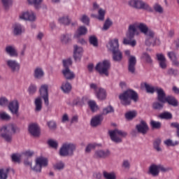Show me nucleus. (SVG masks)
Returning a JSON list of instances; mask_svg holds the SVG:
<instances>
[{"mask_svg":"<svg viewBox=\"0 0 179 179\" xmlns=\"http://www.w3.org/2000/svg\"><path fill=\"white\" fill-rule=\"evenodd\" d=\"M142 33L145 36V38H153L155 34L153 30L149 29V27L145 23L134 22L129 25L127 36L129 38H134L135 36H139Z\"/></svg>","mask_w":179,"mask_h":179,"instance_id":"f257e3e1","label":"nucleus"},{"mask_svg":"<svg viewBox=\"0 0 179 179\" xmlns=\"http://www.w3.org/2000/svg\"><path fill=\"white\" fill-rule=\"evenodd\" d=\"M17 132H19V127L15 124H9L0 129V136L6 143H12L13 142V134Z\"/></svg>","mask_w":179,"mask_h":179,"instance_id":"f03ea898","label":"nucleus"},{"mask_svg":"<svg viewBox=\"0 0 179 179\" xmlns=\"http://www.w3.org/2000/svg\"><path fill=\"white\" fill-rule=\"evenodd\" d=\"M121 104L130 106L132 100L138 101V93L132 90H127L119 95Z\"/></svg>","mask_w":179,"mask_h":179,"instance_id":"7ed1b4c3","label":"nucleus"},{"mask_svg":"<svg viewBox=\"0 0 179 179\" xmlns=\"http://www.w3.org/2000/svg\"><path fill=\"white\" fill-rule=\"evenodd\" d=\"M128 5L133 9L138 10H146L147 12H153V8L143 0H129Z\"/></svg>","mask_w":179,"mask_h":179,"instance_id":"20e7f679","label":"nucleus"},{"mask_svg":"<svg viewBox=\"0 0 179 179\" xmlns=\"http://www.w3.org/2000/svg\"><path fill=\"white\" fill-rule=\"evenodd\" d=\"M75 150H76V144L73 143H65L59 150V155L63 157H72L73 156Z\"/></svg>","mask_w":179,"mask_h":179,"instance_id":"39448f33","label":"nucleus"},{"mask_svg":"<svg viewBox=\"0 0 179 179\" xmlns=\"http://www.w3.org/2000/svg\"><path fill=\"white\" fill-rule=\"evenodd\" d=\"M108 134L112 142L115 143H121L122 138H125L128 135L127 132L118 129L110 130L108 131Z\"/></svg>","mask_w":179,"mask_h":179,"instance_id":"423d86ee","label":"nucleus"},{"mask_svg":"<svg viewBox=\"0 0 179 179\" xmlns=\"http://www.w3.org/2000/svg\"><path fill=\"white\" fill-rule=\"evenodd\" d=\"M110 68H111V63L109 60H103L98 63L95 67L96 71L99 72L101 75H105V76H108L110 71Z\"/></svg>","mask_w":179,"mask_h":179,"instance_id":"0eeeda50","label":"nucleus"},{"mask_svg":"<svg viewBox=\"0 0 179 179\" xmlns=\"http://www.w3.org/2000/svg\"><path fill=\"white\" fill-rule=\"evenodd\" d=\"M19 19L26 22H36V15L32 10L24 11L19 15Z\"/></svg>","mask_w":179,"mask_h":179,"instance_id":"6e6552de","label":"nucleus"},{"mask_svg":"<svg viewBox=\"0 0 179 179\" xmlns=\"http://www.w3.org/2000/svg\"><path fill=\"white\" fill-rule=\"evenodd\" d=\"M6 64L13 73H19L20 71V64L17 61L8 59L6 61Z\"/></svg>","mask_w":179,"mask_h":179,"instance_id":"1a4fd4ad","label":"nucleus"},{"mask_svg":"<svg viewBox=\"0 0 179 179\" xmlns=\"http://www.w3.org/2000/svg\"><path fill=\"white\" fill-rule=\"evenodd\" d=\"M40 96L44 100L45 105L48 107L50 101L48 100V85H43L39 90Z\"/></svg>","mask_w":179,"mask_h":179,"instance_id":"9d476101","label":"nucleus"},{"mask_svg":"<svg viewBox=\"0 0 179 179\" xmlns=\"http://www.w3.org/2000/svg\"><path fill=\"white\" fill-rule=\"evenodd\" d=\"M11 30L13 36H22L25 31L24 27L18 22H15L12 25Z\"/></svg>","mask_w":179,"mask_h":179,"instance_id":"9b49d317","label":"nucleus"},{"mask_svg":"<svg viewBox=\"0 0 179 179\" xmlns=\"http://www.w3.org/2000/svg\"><path fill=\"white\" fill-rule=\"evenodd\" d=\"M8 110L13 114V115H16L19 117V101L17 100L11 101L8 103Z\"/></svg>","mask_w":179,"mask_h":179,"instance_id":"f8f14e48","label":"nucleus"},{"mask_svg":"<svg viewBox=\"0 0 179 179\" xmlns=\"http://www.w3.org/2000/svg\"><path fill=\"white\" fill-rule=\"evenodd\" d=\"M111 155V152L109 150H96L94 153V159H106Z\"/></svg>","mask_w":179,"mask_h":179,"instance_id":"ddd939ff","label":"nucleus"},{"mask_svg":"<svg viewBox=\"0 0 179 179\" xmlns=\"http://www.w3.org/2000/svg\"><path fill=\"white\" fill-rule=\"evenodd\" d=\"M136 71V57L129 56L128 58V71L130 73H135Z\"/></svg>","mask_w":179,"mask_h":179,"instance_id":"4468645a","label":"nucleus"},{"mask_svg":"<svg viewBox=\"0 0 179 179\" xmlns=\"http://www.w3.org/2000/svg\"><path fill=\"white\" fill-rule=\"evenodd\" d=\"M106 47L109 51H111V52L120 50V43H118V38H114L113 40H110L107 44Z\"/></svg>","mask_w":179,"mask_h":179,"instance_id":"2eb2a0df","label":"nucleus"},{"mask_svg":"<svg viewBox=\"0 0 179 179\" xmlns=\"http://www.w3.org/2000/svg\"><path fill=\"white\" fill-rule=\"evenodd\" d=\"M136 129H137L139 134L146 135V134H148V131H149V127H148V124H146L145 121L141 120L140 124L136 126Z\"/></svg>","mask_w":179,"mask_h":179,"instance_id":"dca6fc26","label":"nucleus"},{"mask_svg":"<svg viewBox=\"0 0 179 179\" xmlns=\"http://www.w3.org/2000/svg\"><path fill=\"white\" fill-rule=\"evenodd\" d=\"M62 73L66 80H73V79L76 78L75 73L71 71L69 68L63 69Z\"/></svg>","mask_w":179,"mask_h":179,"instance_id":"f3484780","label":"nucleus"},{"mask_svg":"<svg viewBox=\"0 0 179 179\" xmlns=\"http://www.w3.org/2000/svg\"><path fill=\"white\" fill-rule=\"evenodd\" d=\"M82 54H83V48L82 47L78 46V45H74L73 58L75 61H80V58H82Z\"/></svg>","mask_w":179,"mask_h":179,"instance_id":"a211bd4d","label":"nucleus"},{"mask_svg":"<svg viewBox=\"0 0 179 179\" xmlns=\"http://www.w3.org/2000/svg\"><path fill=\"white\" fill-rule=\"evenodd\" d=\"M156 93L158 101H160V103H164L166 99H167V96L166 95L164 90L160 87H158Z\"/></svg>","mask_w":179,"mask_h":179,"instance_id":"6ab92c4d","label":"nucleus"},{"mask_svg":"<svg viewBox=\"0 0 179 179\" xmlns=\"http://www.w3.org/2000/svg\"><path fill=\"white\" fill-rule=\"evenodd\" d=\"M29 132L32 136H40V128L36 124H31L29 127Z\"/></svg>","mask_w":179,"mask_h":179,"instance_id":"aec40b11","label":"nucleus"},{"mask_svg":"<svg viewBox=\"0 0 179 179\" xmlns=\"http://www.w3.org/2000/svg\"><path fill=\"white\" fill-rule=\"evenodd\" d=\"M10 171H12L13 174H15V170L12 168L0 169V179H8Z\"/></svg>","mask_w":179,"mask_h":179,"instance_id":"412c9836","label":"nucleus"},{"mask_svg":"<svg viewBox=\"0 0 179 179\" xmlns=\"http://www.w3.org/2000/svg\"><path fill=\"white\" fill-rule=\"evenodd\" d=\"M145 43L148 47H150V45H152V47H155L156 45H160V39L156 38L155 37H153V38H145Z\"/></svg>","mask_w":179,"mask_h":179,"instance_id":"4be33fe9","label":"nucleus"},{"mask_svg":"<svg viewBox=\"0 0 179 179\" xmlns=\"http://www.w3.org/2000/svg\"><path fill=\"white\" fill-rule=\"evenodd\" d=\"M59 41L62 44L66 45L72 41V35L71 34H63L60 36Z\"/></svg>","mask_w":179,"mask_h":179,"instance_id":"5701e85b","label":"nucleus"},{"mask_svg":"<svg viewBox=\"0 0 179 179\" xmlns=\"http://www.w3.org/2000/svg\"><path fill=\"white\" fill-rule=\"evenodd\" d=\"M34 104L35 106V113H40L43 110V99L41 96L35 99Z\"/></svg>","mask_w":179,"mask_h":179,"instance_id":"b1692460","label":"nucleus"},{"mask_svg":"<svg viewBox=\"0 0 179 179\" xmlns=\"http://www.w3.org/2000/svg\"><path fill=\"white\" fill-rule=\"evenodd\" d=\"M5 51L6 54L10 55V57H17V50H16V48L13 45H7L5 48Z\"/></svg>","mask_w":179,"mask_h":179,"instance_id":"393cba45","label":"nucleus"},{"mask_svg":"<svg viewBox=\"0 0 179 179\" xmlns=\"http://www.w3.org/2000/svg\"><path fill=\"white\" fill-rule=\"evenodd\" d=\"M164 103H168L169 106H172L173 107H178V101H177L176 97L173 96H167Z\"/></svg>","mask_w":179,"mask_h":179,"instance_id":"a878e982","label":"nucleus"},{"mask_svg":"<svg viewBox=\"0 0 179 179\" xmlns=\"http://www.w3.org/2000/svg\"><path fill=\"white\" fill-rule=\"evenodd\" d=\"M35 163L39 164L43 167H47L48 166V159L44 157H38L36 159Z\"/></svg>","mask_w":179,"mask_h":179,"instance_id":"bb28decb","label":"nucleus"},{"mask_svg":"<svg viewBox=\"0 0 179 179\" xmlns=\"http://www.w3.org/2000/svg\"><path fill=\"white\" fill-rule=\"evenodd\" d=\"M113 54V59L115 62H121L122 60V52H121V50H117L112 52Z\"/></svg>","mask_w":179,"mask_h":179,"instance_id":"cd10ccee","label":"nucleus"},{"mask_svg":"<svg viewBox=\"0 0 179 179\" xmlns=\"http://www.w3.org/2000/svg\"><path fill=\"white\" fill-rule=\"evenodd\" d=\"M97 99L99 100H106V97H107V94L106 92V90L103 88H99V90L95 93Z\"/></svg>","mask_w":179,"mask_h":179,"instance_id":"c85d7f7f","label":"nucleus"},{"mask_svg":"<svg viewBox=\"0 0 179 179\" xmlns=\"http://www.w3.org/2000/svg\"><path fill=\"white\" fill-rule=\"evenodd\" d=\"M101 121H103V116L96 115L91 120V125L92 127H97L101 124Z\"/></svg>","mask_w":179,"mask_h":179,"instance_id":"c756f323","label":"nucleus"},{"mask_svg":"<svg viewBox=\"0 0 179 179\" xmlns=\"http://www.w3.org/2000/svg\"><path fill=\"white\" fill-rule=\"evenodd\" d=\"M149 174H151L154 177H157L159 176V166L156 164H152L149 168Z\"/></svg>","mask_w":179,"mask_h":179,"instance_id":"7c9ffc66","label":"nucleus"},{"mask_svg":"<svg viewBox=\"0 0 179 179\" xmlns=\"http://www.w3.org/2000/svg\"><path fill=\"white\" fill-rule=\"evenodd\" d=\"M88 99L87 96H83V98H77L73 101L74 106H79L80 107H82V106H84L85 103H87Z\"/></svg>","mask_w":179,"mask_h":179,"instance_id":"2f4dec72","label":"nucleus"},{"mask_svg":"<svg viewBox=\"0 0 179 179\" xmlns=\"http://www.w3.org/2000/svg\"><path fill=\"white\" fill-rule=\"evenodd\" d=\"M34 76L35 79H41V78L44 76V71H43V69L40 67L36 68L34 71Z\"/></svg>","mask_w":179,"mask_h":179,"instance_id":"473e14b6","label":"nucleus"},{"mask_svg":"<svg viewBox=\"0 0 179 179\" xmlns=\"http://www.w3.org/2000/svg\"><path fill=\"white\" fill-rule=\"evenodd\" d=\"M43 0H27L29 5H32L35 9H40Z\"/></svg>","mask_w":179,"mask_h":179,"instance_id":"72a5a7b5","label":"nucleus"},{"mask_svg":"<svg viewBox=\"0 0 179 179\" xmlns=\"http://www.w3.org/2000/svg\"><path fill=\"white\" fill-rule=\"evenodd\" d=\"M61 89L64 93H69L72 90V85L69 82L62 83Z\"/></svg>","mask_w":179,"mask_h":179,"instance_id":"f704fd0d","label":"nucleus"},{"mask_svg":"<svg viewBox=\"0 0 179 179\" xmlns=\"http://www.w3.org/2000/svg\"><path fill=\"white\" fill-rule=\"evenodd\" d=\"M162 145V138H158L153 141V148L157 152H162L160 145Z\"/></svg>","mask_w":179,"mask_h":179,"instance_id":"c9c22d12","label":"nucleus"},{"mask_svg":"<svg viewBox=\"0 0 179 179\" xmlns=\"http://www.w3.org/2000/svg\"><path fill=\"white\" fill-rule=\"evenodd\" d=\"M59 23H60V24H64V26H69V24H71V19H69V17L67 15L60 17L59 18Z\"/></svg>","mask_w":179,"mask_h":179,"instance_id":"e433bc0d","label":"nucleus"},{"mask_svg":"<svg viewBox=\"0 0 179 179\" xmlns=\"http://www.w3.org/2000/svg\"><path fill=\"white\" fill-rule=\"evenodd\" d=\"M159 117L161 120H173V114L169 111H165L159 115Z\"/></svg>","mask_w":179,"mask_h":179,"instance_id":"4c0bfd02","label":"nucleus"},{"mask_svg":"<svg viewBox=\"0 0 179 179\" xmlns=\"http://www.w3.org/2000/svg\"><path fill=\"white\" fill-rule=\"evenodd\" d=\"M145 87L147 93H150V94H153V93H155V92H157V89L159 88V87L157 86L153 87L146 83L145 84Z\"/></svg>","mask_w":179,"mask_h":179,"instance_id":"58836bf2","label":"nucleus"},{"mask_svg":"<svg viewBox=\"0 0 179 179\" xmlns=\"http://www.w3.org/2000/svg\"><path fill=\"white\" fill-rule=\"evenodd\" d=\"M87 104L92 113H94L99 110V106H97V103H96V101L90 100L87 101Z\"/></svg>","mask_w":179,"mask_h":179,"instance_id":"ea45409f","label":"nucleus"},{"mask_svg":"<svg viewBox=\"0 0 179 179\" xmlns=\"http://www.w3.org/2000/svg\"><path fill=\"white\" fill-rule=\"evenodd\" d=\"M103 176L105 179H117V174L115 172H107L104 171Z\"/></svg>","mask_w":179,"mask_h":179,"instance_id":"a19ab883","label":"nucleus"},{"mask_svg":"<svg viewBox=\"0 0 179 179\" xmlns=\"http://www.w3.org/2000/svg\"><path fill=\"white\" fill-rule=\"evenodd\" d=\"M78 34L74 35V37H79L80 36H85L87 33V28L84 26H81L78 29Z\"/></svg>","mask_w":179,"mask_h":179,"instance_id":"79ce46f5","label":"nucleus"},{"mask_svg":"<svg viewBox=\"0 0 179 179\" xmlns=\"http://www.w3.org/2000/svg\"><path fill=\"white\" fill-rule=\"evenodd\" d=\"M152 10H155V12H156L157 13H159V15H162V13H164V8H163V7L157 3L153 5Z\"/></svg>","mask_w":179,"mask_h":179,"instance_id":"37998d69","label":"nucleus"},{"mask_svg":"<svg viewBox=\"0 0 179 179\" xmlns=\"http://www.w3.org/2000/svg\"><path fill=\"white\" fill-rule=\"evenodd\" d=\"M105 16H106V10L103 8H99L98 10V15L96 17V19H98V20H100L101 22H103V20H104L105 19Z\"/></svg>","mask_w":179,"mask_h":179,"instance_id":"c03bdc74","label":"nucleus"},{"mask_svg":"<svg viewBox=\"0 0 179 179\" xmlns=\"http://www.w3.org/2000/svg\"><path fill=\"white\" fill-rule=\"evenodd\" d=\"M164 103H162L160 101L154 102L152 104V108H154V110H158L160 111V110H163Z\"/></svg>","mask_w":179,"mask_h":179,"instance_id":"a18cd8bd","label":"nucleus"},{"mask_svg":"<svg viewBox=\"0 0 179 179\" xmlns=\"http://www.w3.org/2000/svg\"><path fill=\"white\" fill-rule=\"evenodd\" d=\"M11 117L6 112H0V120L1 121H10Z\"/></svg>","mask_w":179,"mask_h":179,"instance_id":"49530a36","label":"nucleus"},{"mask_svg":"<svg viewBox=\"0 0 179 179\" xmlns=\"http://www.w3.org/2000/svg\"><path fill=\"white\" fill-rule=\"evenodd\" d=\"M90 44L93 45V47H98L99 41L97 40V37L96 36H91L89 37Z\"/></svg>","mask_w":179,"mask_h":179,"instance_id":"de8ad7c7","label":"nucleus"},{"mask_svg":"<svg viewBox=\"0 0 179 179\" xmlns=\"http://www.w3.org/2000/svg\"><path fill=\"white\" fill-rule=\"evenodd\" d=\"M137 113L135 110L129 111L125 114L127 120H134L136 117Z\"/></svg>","mask_w":179,"mask_h":179,"instance_id":"09e8293b","label":"nucleus"},{"mask_svg":"<svg viewBox=\"0 0 179 179\" xmlns=\"http://www.w3.org/2000/svg\"><path fill=\"white\" fill-rule=\"evenodd\" d=\"M150 125H151L152 129H160V128H162V122H160L151 120Z\"/></svg>","mask_w":179,"mask_h":179,"instance_id":"8fccbe9b","label":"nucleus"},{"mask_svg":"<svg viewBox=\"0 0 179 179\" xmlns=\"http://www.w3.org/2000/svg\"><path fill=\"white\" fill-rule=\"evenodd\" d=\"M141 58L143 59H145L147 64H152L153 62L152 57H150V55H149V54H148L147 52H143L141 56Z\"/></svg>","mask_w":179,"mask_h":179,"instance_id":"3c124183","label":"nucleus"},{"mask_svg":"<svg viewBox=\"0 0 179 179\" xmlns=\"http://www.w3.org/2000/svg\"><path fill=\"white\" fill-rule=\"evenodd\" d=\"M111 113H114V108L111 106H108L103 110V115H107V114H111Z\"/></svg>","mask_w":179,"mask_h":179,"instance_id":"603ef678","label":"nucleus"},{"mask_svg":"<svg viewBox=\"0 0 179 179\" xmlns=\"http://www.w3.org/2000/svg\"><path fill=\"white\" fill-rule=\"evenodd\" d=\"M164 143L166 145V146H177L179 143L178 141L173 142V141L171 139H167L164 141Z\"/></svg>","mask_w":179,"mask_h":179,"instance_id":"864d4df0","label":"nucleus"},{"mask_svg":"<svg viewBox=\"0 0 179 179\" xmlns=\"http://www.w3.org/2000/svg\"><path fill=\"white\" fill-rule=\"evenodd\" d=\"M54 167L55 170H64L65 169V164L62 162V161L57 162L55 165Z\"/></svg>","mask_w":179,"mask_h":179,"instance_id":"5fc2aeb1","label":"nucleus"},{"mask_svg":"<svg viewBox=\"0 0 179 179\" xmlns=\"http://www.w3.org/2000/svg\"><path fill=\"white\" fill-rule=\"evenodd\" d=\"M48 145L52 148L53 149H57L58 148V141L52 139H50L48 141Z\"/></svg>","mask_w":179,"mask_h":179,"instance_id":"6e6d98bb","label":"nucleus"},{"mask_svg":"<svg viewBox=\"0 0 179 179\" xmlns=\"http://www.w3.org/2000/svg\"><path fill=\"white\" fill-rule=\"evenodd\" d=\"M47 125L51 131H55L57 129V123L53 120L48 122Z\"/></svg>","mask_w":179,"mask_h":179,"instance_id":"4d7b16f0","label":"nucleus"},{"mask_svg":"<svg viewBox=\"0 0 179 179\" xmlns=\"http://www.w3.org/2000/svg\"><path fill=\"white\" fill-rule=\"evenodd\" d=\"M1 3L5 9H9L12 6V0H1Z\"/></svg>","mask_w":179,"mask_h":179,"instance_id":"13d9d810","label":"nucleus"},{"mask_svg":"<svg viewBox=\"0 0 179 179\" xmlns=\"http://www.w3.org/2000/svg\"><path fill=\"white\" fill-rule=\"evenodd\" d=\"M80 22L84 23V24L89 25L90 23V18L86 15H83L82 17L80 18Z\"/></svg>","mask_w":179,"mask_h":179,"instance_id":"bf43d9fd","label":"nucleus"},{"mask_svg":"<svg viewBox=\"0 0 179 179\" xmlns=\"http://www.w3.org/2000/svg\"><path fill=\"white\" fill-rule=\"evenodd\" d=\"M12 162L14 163H20V155L13 154L10 156Z\"/></svg>","mask_w":179,"mask_h":179,"instance_id":"052dcab7","label":"nucleus"},{"mask_svg":"<svg viewBox=\"0 0 179 179\" xmlns=\"http://www.w3.org/2000/svg\"><path fill=\"white\" fill-rule=\"evenodd\" d=\"M113 24V22L110 20V19H107L103 24V30H108L111 25Z\"/></svg>","mask_w":179,"mask_h":179,"instance_id":"680f3d73","label":"nucleus"},{"mask_svg":"<svg viewBox=\"0 0 179 179\" xmlns=\"http://www.w3.org/2000/svg\"><path fill=\"white\" fill-rule=\"evenodd\" d=\"M31 170H33V171H36V173H41V170H42V166L39 164H37V162H35V166L33 167H31Z\"/></svg>","mask_w":179,"mask_h":179,"instance_id":"e2e57ef3","label":"nucleus"},{"mask_svg":"<svg viewBox=\"0 0 179 179\" xmlns=\"http://www.w3.org/2000/svg\"><path fill=\"white\" fill-rule=\"evenodd\" d=\"M167 74L170 75L171 76H177L178 75V70L173 68L169 69L167 71Z\"/></svg>","mask_w":179,"mask_h":179,"instance_id":"0e129e2a","label":"nucleus"},{"mask_svg":"<svg viewBox=\"0 0 179 179\" xmlns=\"http://www.w3.org/2000/svg\"><path fill=\"white\" fill-rule=\"evenodd\" d=\"M28 92L29 94H34V93L37 92V86L34 84H31L28 89Z\"/></svg>","mask_w":179,"mask_h":179,"instance_id":"69168bd1","label":"nucleus"},{"mask_svg":"<svg viewBox=\"0 0 179 179\" xmlns=\"http://www.w3.org/2000/svg\"><path fill=\"white\" fill-rule=\"evenodd\" d=\"M96 146H97V144H96V143L89 144L88 145H87V147L85 148V152L87 153H90V152H92V150H93V149H94L96 148Z\"/></svg>","mask_w":179,"mask_h":179,"instance_id":"338daca9","label":"nucleus"},{"mask_svg":"<svg viewBox=\"0 0 179 179\" xmlns=\"http://www.w3.org/2000/svg\"><path fill=\"white\" fill-rule=\"evenodd\" d=\"M171 128H176V136L179 138V123L178 122H172L171 123Z\"/></svg>","mask_w":179,"mask_h":179,"instance_id":"774afa93","label":"nucleus"}]
</instances>
